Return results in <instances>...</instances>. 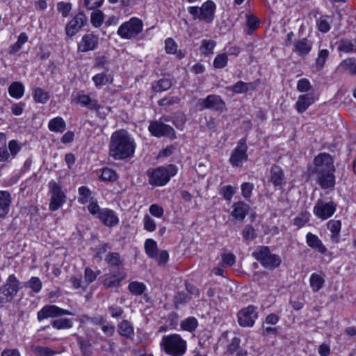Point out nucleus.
<instances>
[{
  "label": "nucleus",
  "instance_id": "nucleus-36",
  "mask_svg": "<svg viewBox=\"0 0 356 356\" xmlns=\"http://www.w3.org/2000/svg\"><path fill=\"white\" fill-rule=\"evenodd\" d=\"M51 325L56 330L70 329L73 326V322L71 319L60 318L51 321Z\"/></svg>",
  "mask_w": 356,
  "mask_h": 356
},
{
  "label": "nucleus",
  "instance_id": "nucleus-2",
  "mask_svg": "<svg viewBox=\"0 0 356 356\" xmlns=\"http://www.w3.org/2000/svg\"><path fill=\"white\" fill-rule=\"evenodd\" d=\"M314 172L317 176V182L323 189L334 188L335 168L332 157L327 153H321L314 158Z\"/></svg>",
  "mask_w": 356,
  "mask_h": 356
},
{
  "label": "nucleus",
  "instance_id": "nucleus-58",
  "mask_svg": "<svg viewBox=\"0 0 356 356\" xmlns=\"http://www.w3.org/2000/svg\"><path fill=\"white\" fill-rule=\"evenodd\" d=\"M100 271L97 273L94 272L91 268H86L84 272V277L85 282H86V286L94 282L97 276L99 274Z\"/></svg>",
  "mask_w": 356,
  "mask_h": 356
},
{
  "label": "nucleus",
  "instance_id": "nucleus-44",
  "mask_svg": "<svg viewBox=\"0 0 356 356\" xmlns=\"http://www.w3.org/2000/svg\"><path fill=\"white\" fill-rule=\"evenodd\" d=\"M31 350L36 356H53L54 355V351L48 347L33 346Z\"/></svg>",
  "mask_w": 356,
  "mask_h": 356
},
{
  "label": "nucleus",
  "instance_id": "nucleus-56",
  "mask_svg": "<svg viewBox=\"0 0 356 356\" xmlns=\"http://www.w3.org/2000/svg\"><path fill=\"white\" fill-rule=\"evenodd\" d=\"M259 24V19L253 15H248L247 16V26L249 29V33L255 31Z\"/></svg>",
  "mask_w": 356,
  "mask_h": 356
},
{
  "label": "nucleus",
  "instance_id": "nucleus-13",
  "mask_svg": "<svg viewBox=\"0 0 356 356\" xmlns=\"http://www.w3.org/2000/svg\"><path fill=\"white\" fill-rule=\"evenodd\" d=\"M65 315H73V314L55 305H47L38 312L37 318L39 321H42L48 318H57Z\"/></svg>",
  "mask_w": 356,
  "mask_h": 356
},
{
  "label": "nucleus",
  "instance_id": "nucleus-34",
  "mask_svg": "<svg viewBox=\"0 0 356 356\" xmlns=\"http://www.w3.org/2000/svg\"><path fill=\"white\" fill-rule=\"evenodd\" d=\"M145 250L149 258H157L158 248L156 242L148 238L145 242Z\"/></svg>",
  "mask_w": 356,
  "mask_h": 356
},
{
  "label": "nucleus",
  "instance_id": "nucleus-42",
  "mask_svg": "<svg viewBox=\"0 0 356 356\" xmlns=\"http://www.w3.org/2000/svg\"><path fill=\"white\" fill-rule=\"evenodd\" d=\"M330 16L324 15L321 16L319 19L316 20V24L318 26V29L322 33H327L330 30Z\"/></svg>",
  "mask_w": 356,
  "mask_h": 356
},
{
  "label": "nucleus",
  "instance_id": "nucleus-52",
  "mask_svg": "<svg viewBox=\"0 0 356 356\" xmlns=\"http://www.w3.org/2000/svg\"><path fill=\"white\" fill-rule=\"evenodd\" d=\"M26 286L31 288L35 293H38L42 289V284L38 277H32Z\"/></svg>",
  "mask_w": 356,
  "mask_h": 356
},
{
  "label": "nucleus",
  "instance_id": "nucleus-19",
  "mask_svg": "<svg viewBox=\"0 0 356 356\" xmlns=\"http://www.w3.org/2000/svg\"><path fill=\"white\" fill-rule=\"evenodd\" d=\"M99 218L108 227H113L118 224L119 219L114 211L109 209H103L101 210Z\"/></svg>",
  "mask_w": 356,
  "mask_h": 356
},
{
  "label": "nucleus",
  "instance_id": "nucleus-20",
  "mask_svg": "<svg viewBox=\"0 0 356 356\" xmlns=\"http://www.w3.org/2000/svg\"><path fill=\"white\" fill-rule=\"evenodd\" d=\"M11 202L10 193L6 191H0V219H4L9 213Z\"/></svg>",
  "mask_w": 356,
  "mask_h": 356
},
{
  "label": "nucleus",
  "instance_id": "nucleus-49",
  "mask_svg": "<svg viewBox=\"0 0 356 356\" xmlns=\"http://www.w3.org/2000/svg\"><path fill=\"white\" fill-rule=\"evenodd\" d=\"M78 343L80 346L81 353L84 356H90L92 355V346L87 341L81 338H78Z\"/></svg>",
  "mask_w": 356,
  "mask_h": 356
},
{
  "label": "nucleus",
  "instance_id": "nucleus-60",
  "mask_svg": "<svg viewBox=\"0 0 356 356\" xmlns=\"http://www.w3.org/2000/svg\"><path fill=\"white\" fill-rule=\"evenodd\" d=\"M254 186L252 183L245 182L241 185V194L246 200L251 197Z\"/></svg>",
  "mask_w": 356,
  "mask_h": 356
},
{
  "label": "nucleus",
  "instance_id": "nucleus-57",
  "mask_svg": "<svg viewBox=\"0 0 356 356\" xmlns=\"http://www.w3.org/2000/svg\"><path fill=\"white\" fill-rule=\"evenodd\" d=\"M57 9L63 17H66L69 15L72 9V4L61 1L57 3Z\"/></svg>",
  "mask_w": 356,
  "mask_h": 356
},
{
  "label": "nucleus",
  "instance_id": "nucleus-40",
  "mask_svg": "<svg viewBox=\"0 0 356 356\" xmlns=\"http://www.w3.org/2000/svg\"><path fill=\"white\" fill-rule=\"evenodd\" d=\"M242 236L245 241H252L257 238V234L252 225H247L242 231Z\"/></svg>",
  "mask_w": 356,
  "mask_h": 356
},
{
  "label": "nucleus",
  "instance_id": "nucleus-41",
  "mask_svg": "<svg viewBox=\"0 0 356 356\" xmlns=\"http://www.w3.org/2000/svg\"><path fill=\"white\" fill-rule=\"evenodd\" d=\"M105 261L111 266L120 267L122 265V260L118 252H110L105 258Z\"/></svg>",
  "mask_w": 356,
  "mask_h": 356
},
{
  "label": "nucleus",
  "instance_id": "nucleus-18",
  "mask_svg": "<svg viewBox=\"0 0 356 356\" xmlns=\"http://www.w3.org/2000/svg\"><path fill=\"white\" fill-rule=\"evenodd\" d=\"M98 36L92 33L84 35L78 44V51L87 52L94 50L98 44Z\"/></svg>",
  "mask_w": 356,
  "mask_h": 356
},
{
  "label": "nucleus",
  "instance_id": "nucleus-39",
  "mask_svg": "<svg viewBox=\"0 0 356 356\" xmlns=\"http://www.w3.org/2000/svg\"><path fill=\"white\" fill-rule=\"evenodd\" d=\"M128 289L132 295L140 296L145 291L146 286L143 282L134 281L129 283Z\"/></svg>",
  "mask_w": 356,
  "mask_h": 356
},
{
  "label": "nucleus",
  "instance_id": "nucleus-3",
  "mask_svg": "<svg viewBox=\"0 0 356 356\" xmlns=\"http://www.w3.org/2000/svg\"><path fill=\"white\" fill-rule=\"evenodd\" d=\"M161 348L172 356H182L187 348L186 341L179 334H172L163 336L160 342Z\"/></svg>",
  "mask_w": 356,
  "mask_h": 356
},
{
  "label": "nucleus",
  "instance_id": "nucleus-31",
  "mask_svg": "<svg viewBox=\"0 0 356 356\" xmlns=\"http://www.w3.org/2000/svg\"><path fill=\"white\" fill-rule=\"evenodd\" d=\"M9 95L15 99L22 97L24 94V86L22 83L19 81L13 82L8 88Z\"/></svg>",
  "mask_w": 356,
  "mask_h": 356
},
{
  "label": "nucleus",
  "instance_id": "nucleus-62",
  "mask_svg": "<svg viewBox=\"0 0 356 356\" xmlns=\"http://www.w3.org/2000/svg\"><path fill=\"white\" fill-rule=\"evenodd\" d=\"M107 311L113 318H119L124 313L123 309L118 305L108 306Z\"/></svg>",
  "mask_w": 356,
  "mask_h": 356
},
{
  "label": "nucleus",
  "instance_id": "nucleus-35",
  "mask_svg": "<svg viewBox=\"0 0 356 356\" xmlns=\"http://www.w3.org/2000/svg\"><path fill=\"white\" fill-rule=\"evenodd\" d=\"M344 71H348L352 75H356V60L355 58H348L343 60L339 65Z\"/></svg>",
  "mask_w": 356,
  "mask_h": 356
},
{
  "label": "nucleus",
  "instance_id": "nucleus-59",
  "mask_svg": "<svg viewBox=\"0 0 356 356\" xmlns=\"http://www.w3.org/2000/svg\"><path fill=\"white\" fill-rule=\"evenodd\" d=\"M83 6L88 10H97L96 8L100 7L104 0H81Z\"/></svg>",
  "mask_w": 356,
  "mask_h": 356
},
{
  "label": "nucleus",
  "instance_id": "nucleus-64",
  "mask_svg": "<svg viewBox=\"0 0 356 356\" xmlns=\"http://www.w3.org/2000/svg\"><path fill=\"white\" fill-rule=\"evenodd\" d=\"M311 88V85L309 81L307 79H301L298 81L297 83V89L300 92H307Z\"/></svg>",
  "mask_w": 356,
  "mask_h": 356
},
{
  "label": "nucleus",
  "instance_id": "nucleus-11",
  "mask_svg": "<svg viewBox=\"0 0 356 356\" xmlns=\"http://www.w3.org/2000/svg\"><path fill=\"white\" fill-rule=\"evenodd\" d=\"M248 146L246 138H243L238 142L237 146L234 148L229 158L230 163L234 167H240L243 161L248 160Z\"/></svg>",
  "mask_w": 356,
  "mask_h": 356
},
{
  "label": "nucleus",
  "instance_id": "nucleus-8",
  "mask_svg": "<svg viewBox=\"0 0 356 356\" xmlns=\"http://www.w3.org/2000/svg\"><path fill=\"white\" fill-rule=\"evenodd\" d=\"M143 26V22L140 19L132 17L119 27L118 34L123 39L130 40L136 38L142 31Z\"/></svg>",
  "mask_w": 356,
  "mask_h": 356
},
{
  "label": "nucleus",
  "instance_id": "nucleus-45",
  "mask_svg": "<svg viewBox=\"0 0 356 356\" xmlns=\"http://www.w3.org/2000/svg\"><path fill=\"white\" fill-rule=\"evenodd\" d=\"M227 54L225 53L220 54L215 57L213 65L216 69H222L227 65Z\"/></svg>",
  "mask_w": 356,
  "mask_h": 356
},
{
  "label": "nucleus",
  "instance_id": "nucleus-37",
  "mask_svg": "<svg viewBox=\"0 0 356 356\" xmlns=\"http://www.w3.org/2000/svg\"><path fill=\"white\" fill-rule=\"evenodd\" d=\"M197 325L198 323L197 319L192 316L183 320L180 323V326L182 330L190 332H193L197 328Z\"/></svg>",
  "mask_w": 356,
  "mask_h": 356
},
{
  "label": "nucleus",
  "instance_id": "nucleus-29",
  "mask_svg": "<svg viewBox=\"0 0 356 356\" xmlns=\"http://www.w3.org/2000/svg\"><path fill=\"white\" fill-rule=\"evenodd\" d=\"M327 228L331 232V240L334 243L339 241V233L341 230V223L340 220H330L327 222Z\"/></svg>",
  "mask_w": 356,
  "mask_h": 356
},
{
  "label": "nucleus",
  "instance_id": "nucleus-50",
  "mask_svg": "<svg viewBox=\"0 0 356 356\" xmlns=\"http://www.w3.org/2000/svg\"><path fill=\"white\" fill-rule=\"evenodd\" d=\"M216 42L213 40H203L202 42L201 49L204 55L213 54V50L216 47Z\"/></svg>",
  "mask_w": 356,
  "mask_h": 356
},
{
  "label": "nucleus",
  "instance_id": "nucleus-15",
  "mask_svg": "<svg viewBox=\"0 0 356 356\" xmlns=\"http://www.w3.org/2000/svg\"><path fill=\"white\" fill-rule=\"evenodd\" d=\"M336 207L337 206L333 202H325L320 199L314 207V213L319 218L325 220L334 214Z\"/></svg>",
  "mask_w": 356,
  "mask_h": 356
},
{
  "label": "nucleus",
  "instance_id": "nucleus-6",
  "mask_svg": "<svg viewBox=\"0 0 356 356\" xmlns=\"http://www.w3.org/2000/svg\"><path fill=\"white\" fill-rule=\"evenodd\" d=\"M18 279L12 274L8 276L5 284L0 286V305L10 302L18 293L20 287Z\"/></svg>",
  "mask_w": 356,
  "mask_h": 356
},
{
  "label": "nucleus",
  "instance_id": "nucleus-21",
  "mask_svg": "<svg viewBox=\"0 0 356 356\" xmlns=\"http://www.w3.org/2000/svg\"><path fill=\"white\" fill-rule=\"evenodd\" d=\"M270 181L275 187L282 186L285 184V176L283 170L277 165H273L270 168Z\"/></svg>",
  "mask_w": 356,
  "mask_h": 356
},
{
  "label": "nucleus",
  "instance_id": "nucleus-51",
  "mask_svg": "<svg viewBox=\"0 0 356 356\" xmlns=\"http://www.w3.org/2000/svg\"><path fill=\"white\" fill-rule=\"evenodd\" d=\"M338 50L346 53L352 52L354 50V45L350 40L348 39H341L339 41Z\"/></svg>",
  "mask_w": 356,
  "mask_h": 356
},
{
  "label": "nucleus",
  "instance_id": "nucleus-38",
  "mask_svg": "<svg viewBox=\"0 0 356 356\" xmlns=\"http://www.w3.org/2000/svg\"><path fill=\"white\" fill-rule=\"evenodd\" d=\"M104 15L102 11L99 10H95L90 15V22L95 28H99L104 22Z\"/></svg>",
  "mask_w": 356,
  "mask_h": 356
},
{
  "label": "nucleus",
  "instance_id": "nucleus-54",
  "mask_svg": "<svg viewBox=\"0 0 356 356\" xmlns=\"http://www.w3.org/2000/svg\"><path fill=\"white\" fill-rule=\"evenodd\" d=\"M100 178L104 181H113L117 179V175L113 170L105 168L102 170Z\"/></svg>",
  "mask_w": 356,
  "mask_h": 356
},
{
  "label": "nucleus",
  "instance_id": "nucleus-43",
  "mask_svg": "<svg viewBox=\"0 0 356 356\" xmlns=\"http://www.w3.org/2000/svg\"><path fill=\"white\" fill-rule=\"evenodd\" d=\"M28 36L25 33H22L17 39V41L14 43L10 47L9 53L13 54L17 53L22 48V45L27 41Z\"/></svg>",
  "mask_w": 356,
  "mask_h": 356
},
{
  "label": "nucleus",
  "instance_id": "nucleus-61",
  "mask_svg": "<svg viewBox=\"0 0 356 356\" xmlns=\"http://www.w3.org/2000/svg\"><path fill=\"white\" fill-rule=\"evenodd\" d=\"M144 229L147 232H153L156 229V225L149 216L146 215L143 218Z\"/></svg>",
  "mask_w": 356,
  "mask_h": 356
},
{
  "label": "nucleus",
  "instance_id": "nucleus-25",
  "mask_svg": "<svg viewBox=\"0 0 356 356\" xmlns=\"http://www.w3.org/2000/svg\"><path fill=\"white\" fill-rule=\"evenodd\" d=\"M256 86L254 83H245L242 81H238L232 86L228 87L227 90H231L234 93L242 94L247 92L249 90H254Z\"/></svg>",
  "mask_w": 356,
  "mask_h": 356
},
{
  "label": "nucleus",
  "instance_id": "nucleus-22",
  "mask_svg": "<svg viewBox=\"0 0 356 356\" xmlns=\"http://www.w3.org/2000/svg\"><path fill=\"white\" fill-rule=\"evenodd\" d=\"M232 208V216L235 219L242 221L248 214L250 207L243 202H238L234 203Z\"/></svg>",
  "mask_w": 356,
  "mask_h": 356
},
{
  "label": "nucleus",
  "instance_id": "nucleus-27",
  "mask_svg": "<svg viewBox=\"0 0 356 356\" xmlns=\"http://www.w3.org/2000/svg\"><path fill=\"white\" fill-rule=\"evenodd\" d=\"M126 273L122 271L118 272V274L106 277L103 282V284L106 289L117 287L121 281L124 279Z\"/></svg>",
  "mask_w": 356,
  "mask_h": 356
},
{
  "label": "nucleus",
  "instance_id": "nucleus-17",
  "mask_svg": "<svg viewBox=\"0 0 356 356\" xmlns=\"http://www.w3.org/2000/svg\"><path fill=\"white\" fill-rule=\"evenodd\" d=\"M200 104L204 108L216 111H222L225 108V102L217 95H209L204 99L200 100Z\"/></svg>",
  "mask_w": 356,
  "mask_h": 356
},
{
  "label": "nucleus",
  "instance_id": "nucleus-4",
  "mask_svg": "<svg viewBox=\"0 0 356 356\" xmlns=\"http://www.w3.org/2000/svg\"><path fill=\"white\" fill-rule=\"evenodd\" d=\"M177 172V167L175 165L170 164L167 166L149 169L147 175L149 178V184L154 186H162L165 185Z\"/></svg>",
  "mask_w": 356,
  "mask_h": 356
},
{
  "label": "nucleus",
  "instance_id": "nucleus-55",
  "mask_svg": "<svg viewBox=\"0 0 356 356\" xmlns=\"http://www.w3.org/2000/svg\"><path fill=\"white\" fill-rule=\"evenodd\" d=\"M329 54L330 53L327 49H322L319 51L318 58L316 61V67L318 69H321L323 67L327 58L329 56Z\"/></svg>",
  "mask_w": 356,
  "mask_h": 356
},
{
  "label": "nucleus",
  "instance_id": "nucleus-10",
  "mask_svg": "<svg viewBox=\"0 0 356 356\" xmlns=\"http://www.w3.org/2000/svg\"><path fill=\"white\" fill-rule=\"evenodd\" d=\"M49 188L51 193L49 209L54 211L65 202L66 195L62 191L60 186L55 181L52 180L49 183Z\"/></svg>",
  "mask_w": 356,
  "mask_h": 356
},
{
  "label": "nucleus",
  "instance_id": "nucleus-7",
  "mask_svg": "<svg viewBox=\"0 0 356 356\" xmlns=\"http://www.w3.org/2000/svg\"><path fill=\"white\" fill-rule=\"evenodd\" d=\"M254 257L265 268H275L278 267L282 259L280 256L272 254L267 246H261L253 252Z\"/></svg>",
  "mask_w": 356,
  "mask_h": 356
},
{
  "label": "nucleus",
  "instance_id": "nucleus-63",
  "mask_svg": "<svg viewBox=\"0 0 356 356\" xmlns=\"http://www.w3.org/2000/svg\"><path fill=\"white\" fill-rule=\"evenodd\" d=\"M190 297L188 293L184 292H178L175 296V304L176 307H177L178 305L186 303Z\"/></svg>",
  "mask_w": 356,
  "mask_h": 356
},
{
  "label": "nucleus",
  "instance_id": "nucleus-28",
  "mask_svg": "<svg viewBox=\"0 0 356 356\" xmlns=\"http://www.w3.org/2000/svg\"><path fill=\"white\" fill-rule=\"evenodd\" d=\"M294 47V51L299 56H305L311 51L312 44L307 38H302L295 42Z\"/></svg>",
  "mask_w": 356,
  "mask_h": 356
},
{
  "label": "nucleus",
  "instance_id": "nucleus-12",
  "mask_svg": "<svg viewBox=\"0 0 356 356\" xmlns=\"http://www.w3.org/2000/svg\"><path fill=\"white\" fill-rule=\"evenodd\" d=\"M257 308L253 305L241 309L238 313V323L242 327L253 326L258 317Z\"/></svg>",
  "mask_w": 356,
  "mask_h": 356
},
{
  "label": "nucleus",
  "instance_id": "nucleus-33",
  "mask_svg": "<svg viewBox=\"0 0 356 356\" xmlns=\"http://www.w3.org/2000/svg\"><path fill=\"white\" fill-rule=\"evenodd\" d=\"M309 283L312 291L317 292L323 288L325 280L321 275L314 273L310 276Z\"/></svg>",
  "mask_w": 356,
  "mask_h": 356
},
{
  "label": "nucleus",
  "instance_id": "nucleus-46",
  "mask_svg": "<svg viewBox=\"0 0 356 356\" xmlns=\"http://www.w3.org/2000/svg\"><path fill=\"white\" fill-rule=\"evenodd\" d=\"M79 202L81 204H86L91 199V191L86 186H81L79 188Z\"/></svg>",
  "mask_w": 356,
  "mask_h": 356
},
{
  "label": "nucleus",
  "instance_id": "nucleus-26",
  "mask_svg": "<svg viewBox=\"0 0 356 356\" xmlns=\"http://www.w3.org/2000/svg\"><path fill=\"white\" fill-rule=\"evenodd\" d=\"M314 97L310 94L302 95L296 103V108L298 113H303L314 103Z\"/></svg>",
  "mask_w": 356,
  "mask_h": 356
},
{
  "label": "nucleus",
  "instance_id": "nucleus-48",
  "mask_svg": "<svg viewBox=\"0 0 356 356\" xmlns=\"http://www.w3.org/2000/svg\"><path fill=\"white\" fill-rule=\"evenodd\" d=\"M309 220V213L307 211L301 212L293 219V225L298 228L303 227Z\"/></svg>",
  "mask_w": 356,
  "mask_h": 356
},
{
  "label": "nucleus",
  "instance_id": "nucleus-24",
  "mask_svg": "<svg viewBox=\"0 0 356 356\" xmlns=\"http://www.w3.org/2000/svg\"><path fill=\"white\" fill-rule=\"evenodd\" d=\"M306 241L310 248L316 250L320 253L324 254L327 252V248L317 236L309 232L306 236Z\"/></svg>",
  "mask_w": 356,
  "mask_h": 356
},
{
  "label": "nucleus",
  "instance_id": "nucleus-32",
  "mask_svg": "<svg viewBox=\"0 0 356 356\" xmlns=\"http://www.w3.org/2000/svg\"><path fill=\"white\" fill-rule=\"evenodd\" d=\"M172 86V81L167 78L161 79L152 83V88L155 92H161L170 89Z\"/></svg>",
  "mask_w": 356,
  "mask_h": 356
},
{
  "label": "nucleus",
  "instance_id": "nucleus-5",
  "mask_svg": "<svg viewBox=\"0 0 356 356\" xmlns=\"http://www.w3.org/2000/svg\"><path fill=\"white\" fill-rule=\"evenodd\" d=\"M216 8L215 3L213 1L208 0L201 7H189L188 13L193 16L194 19H199L211 24L215 17Z\"/></svg>",
  "mask_w": 356,
  "mask_h": 356
},
{
  "label": "nucleus",
  "instance_id": "nucleus-47",
  "mask_svg": "<svg viewBox=\"0 0 356 356\" xmlns=\"http://www.w3.org/2000/svg\"><path fill=\"white\" fill-rule=\"evenodd\" d=\"M33 98L36 102L44 104L49 99V95L42 88H37L34 90Z\"/></svg>",
  "mask_w": 356,
  "mask_h": 356
},
{
  "label": "nucleus",
  "instance_id": "nucleus-9",
  "mask_svg": "<svg viewBox=\"0 0 356 356\" xmlns=\"http://www.w3.org/2000/svg\"><path fill=\"white\" fill-rule=\"evenodd\" d=\"M20 149L17 141L12 140L8 143V151L6 134L0 133V162H9L15 157Z\"/></svg>",
  "mask_w": 356,
  "mask_h": 356
},
{
  "label": "nucleus",
  "instance_id": "nucleus-14",
  "mask_svg": "<svg viewBox=\"0 0 356 356\" xmlns=\"http://www.w3.org/2000/svg\"><path fill=\"white\" fill-rule=\"evenodd\" d=\"M88 24V17L83 12H79L65 26L66 35L70 38L75 35L82 27Z\"/></svg>",
  "mask_w": 356,
  "mask_h": 356
},
{
  "label": "nucleus",
  "instance_id": "nucleus-53",
  "mask_svg": "<svg viewBox=\"0 0 356 356\" xmlns=\"http://www.w3.org/2000/svg\"><path fill=\"white\" fill-rule=\"evenodd\" d=\"M235 193L234 188L230 186H224L221 187L219 194L222 195L226 200L230 201Z\"/></svg>",
  "mask_w": 356,
  "mask_h": 356
},
{
  "label": "nucleus",
  "instance_id": "nucleus-1",
  "mask_svg": "<svg viewBox=\"0 0 356 356\" xmlns=\"http://www.w3.org/2000/svg\"><path fill=\"white\" fill-rule=\"evenodd\" d=\"M135 148L134 139L127 131L120 129L111 136L108 155L115 160H124L134 155Z\"/></svg>",
  "mask_w": 356,
  "mask_h": 356
},
{
  "label": "nucleus",
  "instance_id": "nucleus-23",
  "mask_svg": "<svg viewBox=\"0 0 356 356\" xmlns=\"http://www.w3.org/2000/svg\"><path fill=\"white\" fill-rule=\"evenodd\" d=\"M118 332L121 336L130 339L135 335L134 326L127 320H123L118 324Z\"/></svg>",
  "mask_w": 356,
  "mask_h": 356
},
{
  "label": "nucleus",
  "instance_id": "nucleus-30",
  "mask_svg": "<svg viewBox=\"0 0 356 356\" xmlns=\"http://www.w3.org/2000/svg\"><path fill=\"white\" fill-rule=\"evenodd\" d=\"M48 128L51 131L62 133L65 130L66 123L60 117H56L49 120Z\"/></svg>",
  "mask_w": 356,
  "mask_h": 356
},
{
  "label": "nucleus",
  "instance_id": "nucleus-16",
  "mask_svg": "<svg viewBox=\"0 0 356 356\" xmlns=\"http://www.w3.org/2000/svg\"><path fill=\"white\" fill-rule=\"evenodd\" d=\"M148 129L152 136L158 138L165 136H174L175 134L172 127L158 120L151 121Z\"/></svg>",
  "mask_w": 356,
  "mask_h": 356
}]
</instances>
